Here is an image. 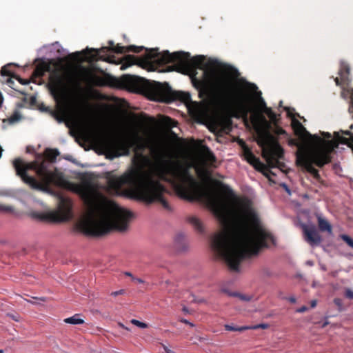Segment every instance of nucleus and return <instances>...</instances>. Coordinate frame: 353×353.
<instances>
[{
	"mask_svg": "<svg viewBox=\"0 0 353 353\" xmlns=\"http://www.w3.org/2000/svg\"><path fill=\"white\" fill-rule=\"evenodd\" d=\"M224 328L227 331H236V326H232L228 324L224 325Z\"/></svg>",
	"mask_w": 353,
	"mask_h": 353,
	"instance_id": "obj_40",
	"label": "nucleus"
},
{
	"mask_svg": "<svg viewBox=\"0 0 353 353\" xmlns=\"http://www.w3.org/2000/svg\"><path fill=\"white\" fill-rule=\"evenodd\" d=\"M3 102V97L1 93H0V108L2 106Z\"/></svg>",
	"mask_w": 353,
	"mask_h": 353,
	"instance_id": "obj_53",
	"label": "nucleus"
},
{
	"mask_svg": "<svg viewBox=\"0 0 353 353\" xmlns=\"http://www.w3.org/2000/svg\"><path fill=\"white\" fill-rule=\"evenodd\" d=\"M248 330H252L251 326H247V325L246 326H241V327L236 326V331L243 332V331Z\"/></svg>",
	"mask_w": 353,
	"mask_h": 353,
	"instance_id": "obj_39",
	"label": "nucleus"
},
{
	"mask_svg": "<svg viewBox=\"0 0 353 353\" xmlns=\"http://www.w3.org/2000/svg\"><path fill=\"white\" fill-rule=\"evenodd\" d=\"M125 294V290L123 289L119 290L118 291H114L111 292L110 295L112 296H117L119 295H123Z\"/></svg>",
	"mask_w": 353,
	"mask_h": 353,
	"instance_id": "obj_37",
	"label": "nucleus"
},
{
	"mask_svg": "<svg viewBox=\"0 0 353 353\" xmlns=\"http://www.w3.org/2000/svg\"><path fill=\"white\" fill-rule=\"evenodd\" d=\"M350 73V68L345 63H341L340 70L339 71V75L341 77V81H345L347 75Z\"/></svg>",
	"mask_w": 353,
	"mask_h": 353,
	"instance_id": "obj_23",
	"label": "nucleus"
},
{
	"mask_svg": "<svg viewBox=\"0 0 353 353\" xmlns=\"http://www.w3.org/2000/svg\"><path fill=\"white\" fill-rule=\"evenodd\" d=\"M327 323H325L323 325V327H325V325H327Z\"/></svg>",
	"mask_w": 353,
	"mask_h": 353,
	"instance_id": "obj_60",
	"label": "nucleus"
},
{
	"mask_svg": "<svg viewBox=\"0 0 353 353\" xmlns=\"http://www.w3.org/2000/svg\"><path fill=\"white\" fill-rule=\"evenodd\" d=\"M48 88L50 94L57 101L62 99L66 90L64 77L57 71L52 70L49 76Z\"/></svg>",
	"mask_w": 353,
	"mask_h": 353,
	"instance_id": "obj_14",
	"label": "nucleus"
},
{
	"mask_svg": "<svg viewBox=\"0 0 353 353\" xmlns=\"http://www.w3.org/2000/svg\"><path fill=\"white\" fill-rule=\"evenodd\" d=\"M59 154L57 149L47 148L43 157H39L29 163L17 158L13 161V166L17 174L33 189L48 191L51 185H56L79 195L83 203L85 211L74 223L73 230L88 236V172H77L75 178L78 181H69L54 165Z\"/></svg>",
	"mask_w": 353,
	"mask_h": 353,
	"instance_id": "obj_3",
	"label": "nucleus"
},
{
	"mask_svg": "<svg viewBox=\"0 0 353 353\" xmlns=\"http://www.w3.org/2000/svg\"><path fill=\"white\" fill-rule=\"evenodd\" d=\"M307 263L309 265H313V262L312 261H307Z\"/></svg>",
	"mask_w": 353,
	"mask_h": 353,
	"instance_id": "obj_56",
	"label": "nucleus"
},
{
	"mask_svg": "<svg viewBox=\"0 0 353 353\" xmlns=\"http://www.w3.org/2000/svg\"><path fill=\"white\" fill-rule=\"evenodd\" d=\"M232 296H239L241 299H243V300H245V299H245V297L244 296H243V295H239V294H237L236 293H234V294H232Z\"/></svg>",
	"mask_w": 353,
	"mask_h": 353,
	"instance_id": "obj_52",
	"label": "nucleus"
},
{
	"mask_svg": "<svg viewBox=\"0 0 353 353\" xmlns=\"http://www.w3.org/2000/svg\"><path fill=\"white\" fill-rule=\"evenodd\" d=\"M63 321L65 323L68 324H73V325H77V324H82L84 323V320L81 318L80 314H75L71 317L66 318L63 320Z\"/></svg>",
	"mask_w": 353,
	"mask_h": 353,
	"instance_id": "obj_22",
	"label": "nucleus"
},
{
	"mask_svg": "<svg viewBox=\"0 0 353 353\" xmlns=\"http://www.w3.org/2000/svg\"><path fill=\"white\" fill-rule=\"evenodd\" d=\"M82 52L83 54L76 52L67 57L77 86L81 89V81L85 83L83 93L77 97L68 117L77 139L82 141V147L88 151V67L81 65L83 61L88 62V46Z\"/></svg>",
	"mask_w": 353,
	"mask_h": 353,
	"instance_id": "obj_5",
	"label": "nucleus"
},
{
	"mask_svg": "<svg viewBox=\"0 0 353 353\" xmlns=\"http://www.w3.org/2000/svg\"><path fill=\"white\" fill-rule=\"evenodd\" d=\"M188 221L197 232L200 233H202L203 232L204 230L203 224L198 218H196V216L189 217Z\"/></svg>",
	"mask_w": 353,
	"mask_h": 353,
	"instance_id": "obj_21",
	"label": "nucleus"
},
{
	"mask_svg": "<svg viewBox=\"0 0 353 353\" xmlns=\"http://www.w3.org/2000/svg\"><path fill=\"white\" fill-rule=\"evenodd\" d=\"M13 78L17 79L21 84L23 85H26V84H28L29 83V81H27V80H25L22 78H21L19 76L15 74L14 76H13Z\"/></svg>",
	"mask_w": 353,
	"mask_h": 353,
	"instance_id": "obj_38",
	"label": "nucleus"
},
{
	"mask_svg": "<svg viewBox=\"0 0 353 353\" xmlns=\"http://www.w3.org/2000/svg\"><path fill=\"white\" fill-rule=\"evenodd\" d=\"M265 114L268 115L273 124L276 125L278 120L279 119L280 114H277L274 112L271 108H266Z\"/></svg>",
	"mask_w": 353,
	"mask_h": 353,
	"instance_id": "obj_24",
	"label": "nucleus"
},
{
	"mask_svg": "<svg viewBox=\"0 0 353 353\" xmlns=\"http://www.w3.org/2000/svg\"><path fill=\"white\" fill-rule=\"evenodd\" d=\"M21 119V116L19 112H15L11 117L8 119H3V122H8L10 125L14 124L19 121Z\"/></svg>",
	"mask_w": 353,
	"mask_h": 353,
	"instance_id": "obj_25",
	"label": "nucleus"
},
{
	"mask_svg": "<svg viewBox=\"0 0 353 353\" xmlns=\"http://www.w3.org/2000/svg\"><path fill=\"white\" fill-rule=\"evenodd\" d=\"M131 323L139 327H141V328H147L148 327V325L146 324L145 323H143V322H141L137 319H132L130 321Z\"/></svg>",
	"mask_w": 353,
	"mask_h": 353,
	"instance_id": "obj_31",
	"label": "nucleus"
},
{
	"mask_svg": "<svg viewBox=\"0 0 353 353\" xmlns=\"http://www.w3.org/2000/svg\"><path fill=\"white\" fill-rule=\"evenodd\" d=\"M181 322H183V323H185V324H188V325H190L191 327H193V326H194V324H193V323H190V321H188V320H186V319H182V320H181Z\"/></svg>",
	"mask_w": 353,
	"mask_h": 353,
	"instance_id": "obj_47",
	"label": "nucleus"
},
{
	"mask_svg": "<svg viewBox=\"0 0 353 353\" xmlns=\"http://www.w3.org/2000/svg\"><path fill=\"white\" fill-rule=\"evenodd\" d=\"M152 59L159 65L176 63L179 67L177 71L182 70L183 74L190 76L194 86L199 89V97L208 99L223 113L217 120L222 131H231L232 117L248 119L251 112L250 96L243 88L238 89L231 78L223 74L214 72L209 73L206 71L203 74L204 80L196 78V69L202 68L205 59L203 55L190 58L189 52L170 53L164 51L160 53L157 49L146 50L145 54L140 57L127 55L121 69L125 70L132 65H137L143 69L153 70Z\"/></svg>",
	"mask_w": 353,
	"mask_h": 353,
	"instance_id": "obj_2",
	"label": "nucleus"
},
{
	"mask_svg": "<svg viewBox=\"0 0 353 353\" xmlns=\"http://www.w3.org/2000/svg\"><path fill=\"white\" fill-rule=\"evenodd\" d=\"M323 134H324V135H326V136H327V137H331V136H330V133H328V132H327V133H323Z\"/></svg>",
	"mask_w": 353,
	"mask_h": 353,
	"instance_id": "obj_57",
	"label": "nucleus"
},
{
	"mask_svg": "<svg viewBox=\"0 0 353 353\" xmlns=\"http://www.w3.org/2000/svg\"><path fill=\"white\" fill-rule=\"evenodd\" d=\"M3 350H0V353H3Z\"/></svg>",
	"mask_w": 353,
	"mask_h": 353,
	"instance_id": "obj_62",
	"label": "nucleus"
},
{
	"mask_svg": "<svg viewBox=\"0 0 353 353\" xmlns=\"http://www.w3.org/2000/svg\"><path fill=\"white\" fill-rule=\"evenodd\" d=\"M246 88L250 91H255L257 89V87L254 83H251L249 82H245Z\"/></svg>",
	"mask_w": 353,
	"mask_h": 353,
	"instance_id": "obj_36",
	"label": "nucleus"
},
{
	"mask_svg": "<svg viewBox=\"0 0 353 353\" xmlns=\"http://www.w3.org/2000/svg\"><path fill=\"white\" fill-rule=\"evenodd\" d=\"M118 325H119V327H122V328H123V329L126 330H129L128 327H125V326L123 323H118Z\"/></svg>",
	"mask_w": 353,
	"mask_h": 353,
	"instance_id": "obj_49",
	"label": "nucleus"
},
{
	"mask_svg": "<svg viewBox=\"0 0 353 353\" xmlns=\"http://www.w3.org/2000/svg\"><path fill=\"white\" fill-rule=\"evenodd\" d=\"M92 178V174L90 172V181ZM92 191V185L90 181V236H100L112 231L127 230L133 213L105 198L94 208Z\"/></svg>",
	"mask_w": 353,
	"mask_h": 353,
	"instance_id": "obj_6",
	"label": "nucleus"
},
{
	"mask_svg": "<svg viewBox=\"0 0 353 353\" xmlns=\"http://www.w3.org/2000/svg\"><path fill=\"white\" fill-rule=\"evenodd\" d=\"M345 134H347V135H350L351 134L350 132H349V131L345 132Z\"/></svg>",
	"mask_w": 353,
	"mask_h": 353,
	"instance_id": "obj_58",
	"label": "nucleus"
},
{
	"mask_svg": "<svg viewBox=\"0 0 353 353\" xmlns=\"http://www.w3.org/2000/svg\"><path fill=\"white\" fill-rule=\"evenodd\" d=\"M14 211V207L4 204H0V212L3 213H13Z\"/></svg>",
	"mask_w": 353,
	"mask_h": 353,
	"instance_id": "obj_27",
	"label": "nucleus"
},
{
	"mask_svg": "<svg viewBox=\"0 0 353 353\" xmlns=\"http://www.w3.org/2000/svg\"><path fill=\"white\" fill-rule=\"evenodd\" d=\"M328 143L330 145L323 147L313 152L303 150L296 153V165L311 174L316 181H320L321 176L313 164L322 168L332 161L331 152L334 146L331 141Z\"/></svg>",
	"mask_w": 353,
	"mask_h": 353,
	"instance_id": "obj_12",
	"label": "nucleus"
},
{
	"mask_svg": "<svg viewBox=\"0 0 353 353\" xmlns=\"http://www.w3.org/2000/svg\"><path fill=\"white\" fill-rule=\"evenodd\" d=\"M109 81H101V84H112L117 86H128L132 92L145 93L150 99L161 102L170 103L176 100L188 102L190 100L188 93L174 91L168 83L150 81L136 75L125 74L121 79H109Z\"/></svg>",
	"mask_w": 353,
	"mask_h": 353,
	"instance_id": "obj_8",
	"label": "nucleus"
},
{
	"mask_svg": "<svg viewBox=\"0 0 353 353\" xmlns=\"http://www.w3.org/2000/svg\"><path fill=\"white\" fill-rule=\"evenodd\" d=\"M101 145L103 150L101 154L105 155L110 159L128 156L132 148L133 152H145L149 149L151 157L154 159H161L163 153V148L159 143L139 137L131 141L124 136L111 135L103 139Z\"/></svg>",
	"mask_w": 353,
	"mask_h": 353,
	"instance_id": "obj_9",
	"label": "nucleus"
},
{
	"mask_svg": "<svg viewBox=\"0 0 353 353\" xmlns=\"http://www.w3.org/2000/svg\"><path fill=\"white\" fill-rule=\"evenodd\" d=\"M150 160L145 152H134L132 158L134 167L121 176L108 177V191L111 194L122 195L123 186H128L137 200L146 204L159 202L165 209L170 210V206L164 198L168 192L166 188L143 169Z\"/></svg>",
	"mask_w": 353,
	"mask_h": 353,
	"instance_id": "obj_4",
	"label": "nucleus"
},
{
	"mask_svg": "<svg viewBox=\"0 0 353 353\" xmlns=\"http://www.w3.org/2000/svg\"><path fill=\"white\" fill-rule=\"evenodd\" d=\"M28 302H30V303L34 304V303H33L32 301H28Z\"/></svg>",
	"mask_w": 353,
	"mask_h": 353,
	"instance_id": "obj_61",
	"label": "nucleus"
},
{
	"mask_svg": "<svg viewBox=\"0 0 353 353\" xmlns=\"http://www.w3.org/2000/svg\"><path fill=\"white\" fill-rule=\"evenodd\" d=\"M33 217L43 221L58 223L65 221L72 218V203L66 197L61 196L59 199L58 210L54 212L39 213L34 212Z\"/></svg>",
	"mask_w": 353,
	"mask_h": 353,
	"instance_id": "obj_13",
	"label": "nucleus"
},
{
	"mask_svg": "<svg viewBox=\"0 0 353 353\" xmlns=\"http://www.w3.org/2000/svg\"><path fill=\"white\" fill-rule=\"evenodd\" d=\"M274 134H276L278 136L286 134V132L283 128H281L279 126H277L276 125V128L274 130Z\"/></svg>",
	"mask_w": 353,
	"mask_h": 353,
	"instance_id": "obj_34",
	"label": "nucleus"
},
{
	"mask_svg": "<svg viewBox=\"0 0 353 353\" xmlns=\"http://www.w3.org/2000/svg\"><path fill=\"white\" fill-rule=\"evenodd\" d=\"M161 346H162L163 349L164 350V351L165 352V353H175L174 351H172V350L168 348V347L167 345H165V344L162 343Z\"/></svg>",
	"mask_w": 353,
	"mask_h": 353,
	"instance_id": "obj_42",
	"label": "nucleus"
},
{
	"mask_svg": "<svg viewBox=\"0 0 353 353\" xmlns=\"http://www.w3.org/2000/svg\"><path fill=\"white\" fill-rule=\"evenodd\" d=\"M207 150V158L211 162H215L216 161V157L214 154L211 152L208 147H206Z\"/></svg>",
	"mask_w": 353,
	"mask_h": 353,
	"instance_id": "obj_33",
	"label": "nucleus"
},
{
	"mask_svg": "<svg viewBox=\"0 0 353 353\" xmlns=\"http://www.w3.org/2000/svg\"><path fill=\"white\" fill-rule=\"evenodd\" d=\"M124 274H125V276H130V277H131L132 279V277H134V276L132 274V273H130V272H124Z\"/></svg>",
	"mask_w": 353,
	"mask_h": 353,
	"instance_id": "obj_51",
	"label": "nucleus"
},
{
	"mask_svg": "<svg viewBox=\"0 0 353 353\" xmlns=\"http://www.w3.org/2000/svg\"><path fill=\"white\" fill-rule=\"evenodd\" d=\"M345 296L348 299H353V291L350 289L346 290Z\"/></svg>",
	"mask_w": 353,
	"mask_h": 353,
	"instance_id": "obj_41",
	"label": "nucleus"
},
{
	"mask_svg": "<svg viewBox=\"0 0 353 353\" xmlns=\"http://www.w3.org/2000/svg\"><path fill=\"white\" fill-rule=\"evenodd\" d=\"M334 303L338 307L339 310L341 311L342 310V305H343L342 300L339 298H335L334 299Z\"/></svg>",
	"mask_w": 353,
	"mask_h": 353,
	"instance_id": "obj_35",
	"label": "nucleus"
},
{
	"mask_svg": "<svg viewBox=\"0 0 353 353\" xmlns=\"http://www.w3.org/2000/svg\"><path fill=\"white\" fill-rule=\"evenodd\" d=\"M226 70L229 75L232 77H237L239 75L238 70L232 66H228Z\"/></svg>",
	"mask_w": 353,
	"mask_h": 353,
	"instance_id": "obj_29",
	"label": "nucleus"
},
{
	"mask_svg": "<svg viewBox=\"0 0 353 353\" xmlns=\"http://www.w3.org/2000/svg\"><path fill=\"white\" fill-rule=\"evenodd\" d=\"M305 240L312 246L318 245L322 241L321 235L314 226L302 225Z\"/></svg>",
	"mask_w": 353,
	"mask_h": 353,
	"instance_id": "obj_15",
	"label": "nucleus"
},
{
	"mask_svg": "<svg viewBox=\"0 0 353 353\" xmlns=\"http://www.w3.org/2000/svg\"><path fill=\"white\" fill-rule=\"evenodd\" d=\"M132 280L137 281L139 283H144V281L140 278L132 277Z\"/></svg>",
	"mask_w": 353,
	"mask_h": 353,
	"instance_id": "obj_45",
	"label": "nucleus"
},
{
	"mask_svg": "<svg viewBox=\"0 0 353 353\" xmlns=\"http://www.w3.org/2000/svg\"><path fill=\"white\" fill-rule=\"evenodd\" d=\"M51 65L50 63L46 61H41L35 67L32 78H41L44 76L46 72H50Z\"/></svg>",
	"mask_w": 353,
	"mask_h": 353,
	"instance_id": "obj_18",
	"label": "nucleus"
},
{
	"mask_svg": "<svg viewBox=\"0 0 353 353\" xmlns=\"http://www.w3.org/2000/svg\"><path fill=\"white\" fill-rule=\"evenodd\" d=\"M34 299H39L43 302H45L46 301V298L45 297H40V298H37V297H34Z\"/></svg>",
	"mask_w": 353,
	"mask_h": 353,
	"instance_id": "obj_54",
	"label": "nucleus"
},
{
	"mask_svg": "<svg viewBox=\"0 0 353 353\" xmlns=\"http://www.w3.org/2000/svg\"><path fill=\"white\" fill-rule=\"evenodd\" d=\"M243 155L244 159L256 170L261 171L265 168V165L252 153L249 148L244 147Z\"/></svg>",
	"mask_w": 353,
	"mask_h": 353,
	"instance_id": "obj_16",
	"label": "nucleus"
},
{
	"mask_svg": "<svg viewBox=\"0 0 353 353\" xmlns=\"http://www.w3.org/2000/svg\"><path fill=\"white\" fill-rule=\"evenodd\" d=\"M8 82V83H13V81L12 80H10V79Z\"/></svg>",
	"mask_w": 353,
	"mask_h": 353,
	"instance_id": "obj_59",
	"label": "nucleus"
},
{
	"mask_svg": "<svg viewBox=\"0 0 353 353\" xmlns=\"http://www.w3.org/2000/svg\"><path fill=\"white\" fill-rule=\"evenodd\" d=\"M316 217L317 219L318 226L320 231L327 232L331 234L332 232V228L327 220L323 218L320 214H316Z\"/></svg>",
	"mask_w": 353,
	"mask_h": 353,
	"instance_id": "obj_20",
	"label": "nucleus"
},
{
	"mask_svg": "<svg viewBox=\"0 0 353 353\" xmlns=\"http://www.w3.org/2000/svg\"><path fill=\"white\" fill-rule=\"evenodd\" d=\"M292 126L295 135L297 136L299 139H305L311 137L310 133L306 130L305 128L302 125V123L296 119L294 117L292 119Z\"/></svg>",
	"mask_w": 353,
	"mask_h": 353,
	"instance_id": "obj_17",
	"label": "nucleus"
},
{
	"mask_svg": "<svg viewBox=\"0 0 353 353\" xmlns=\"http://www.w3.org/2000/svg\"><path fill=\"white\" fill-rule=\"evenodd\" d=\"M270 327V325L268 323H260L254 325H251L252 330H257V329H268Z\"/></svg>",
	"mask_w": 353,
	"mask_h": 353,
	"instance_id": "obj_32",
	"label": "nucleus"
},
{
	"mask_svg": "<svg viewBox=\"0 0 353 353\" xmlns=\"http://www.w3.org/2000/svg\"><path fill=\"white\" fill-rule=\"evenodd\" d=\"M219 184L231 201L229 205L217 196L208 195L213 213L223 226V230L213 236L211 248L230 270L238 272L243 259L256 255L261 248L268 247V241L274 239L261 227L251 201L236 196L228 185Z\"/></svg>",
	"mask_w": 353,
	"mask_h": 353,
	"instance_id": "obj_1",
	"label": "nucleus"
},
{
	"mask_svg": "<svg viewBox=\"0 0 353 353\" xmlns=\"http://www.w3.org/2000/svg\"><path fill=\"white\" fill-rule=\"evenodd\" d=\"M334 80L336 85H341V82L340 79L338 77L334 78Z\"/></svg>",
	"mask_w": 353,
	"mask_h": 353,
	"instance_id": "obj_48",
	"label": "nucleus"
},
{
	"mask_svg": "<svg viewBox=\"0 0 353 353\" xmlns=\"http://www.w3.org/2000/svg\"><path fill=\"white\" fill-rule=\"evenodd\" d=\"M307 310V307L306 306H302V307H299V309H297L296 312H299V313H303Z\"/></svg>",
	"mask_w": 353,
	"mask_h": 353,
	"instance_id": "obj_43",
	"label": "nucleus"
},
{
	"mask_svg": "<svg viewBox=\"0 0 353 353\" xmlns=\"http://www.w3.org/2000/svg\"><path fill=\"white\" fill-rule=\"evenodd\" d=\"M8 65H6L2 68L1 71V75L2 76H8V77L13 78V76H14L15 74H12V72L10 70H8Z\"/></svg>",
	"mask_w": 353,
	"mask_h": 353,
	"instance_id": "obj_30",
	"label": "nucleus"
},
{
	"mask_svg": "<svg viewBox=\"0 0 353 353\" xmlns=\"http://www.w3.org/2000/svg\"><path fill=\"white\" fill-rule=\"evenodd\" d=\"M163 178L173 187L181 199L194 201L200 194V185L189 168L179 162L167 163L162 167Z\"/></svg>",
	"mask_w": 353,
	"mask_h": 353,
	"instance_id": "obj_10",
	"label": "nucleus"
},
{
	"mask_svg": "<svg viewBox=\"0 0 353 353\" xmlns=\"http://www.w3.org/2000/svg\"><path fill=\"white\" fill-rule=\"evenodd\" d=\"M118 325H119V327H122V328H123V329L126 330H129L128 327H125V326L123 323H118Z\"/></svg>",
	"mask_w": 353,
	"mask_h": 353,
	"instance_id": "obj_50",
	"label": "nucleus"
},
{
	"mask_svg": "<svg viewBox=\"0 0 353 353\" xmlns=\"http://www.w3.org/2000/svg\"><path fill=\"white\" fill-rule=\"evenodd\" d=\"M259 109L261 110V112H254V114H252L251 117H250V119H251V122L252 123V117L256 114H262L263 116V113H265L266 112V108H269L267 105H266V103L264 101V100L263 99H260V101H259Z\"/></svg>",
	"mask_w": 353,
	"mask_h": 353,
	"instance_id": "obj_26",
	"label": "nucleus"
},
{
	"mask_svg": "<svg viewBox=\"0 0 353 353\" xmlns=\"http://www.w3.org/2000/svg\"><path fill=\"white\" fill-rule=\"evenodd\" d=\"M288 300L290 303H296V298H295V297H294V296L289 297V298L288 299Z\"/></svg>",
	"mask_w": 353,
	"mask_h": 353,
	"instance_id": "obj_46",
	"label": "nucleus"
},
{
	"mask_svg": "<svg viewBox=\"0 0 353 353\" xmlns=\"http://www.w3.org/2000/svg\"><path fill=\"white\" fill-rule=\"evenodd\" d=\"M174 248L178 252H185L188 249V242L185 235L179 234L174 242Z\"/></svg>",
	"mask_w": 353,
	"mask_h": 353,
	"instance_id": "obj_19",
	"label": "nucleus"
},
{
	"mask_svg": "<svg viewBox=\"0 0 353 353\" xmlns=\"http://www.w3.org/2000/svg\"><path fill=\"white\" fill-rule=\"evenodd\" d=\"M109 46L108 47H102L100 50H95L94 48H90V150L93 149L92 145V116L94 106L92 100L94 97L93 86L104 87L109 86L112 88L127 89L131 92L132 90L128 86H117L110 83L101 84V81H109L108 79H115L117 80L121 79L125 74L122 75L120 78H116L108 74H103V75H98L94 74L96 69L94 61L102 60L110 63L119 64L122 61L123 58H117L113 54H108V52H113L116 54H123L126 52H132L134 53H139L143 50L142 46H129L124 47L117 44L114 45L112 41H108Z\"/></svg>",
	"mask_w": 353,
	"mask_h": 353,
	"instance_id": "obj_7",
	"label": "nucleus"
},
{
	"mask_svg": "<svg viewBox=\"0 0 353 353\" xmlns=\"http://www.w3.org/2000/svg\"><path fill=\"white\" fill-rule=\"evenodd\" d=\"M252 125L257 134V143L264 148V157L268 165L272 168H280L283 163L284 150L279 143L278 139L270 132L271 125L265 116L256 114L252 117Z\"/></svg>",
	"mask_w": 353,
	"mask_h": 353,
	"instance_id": "obj_11",
	"label": "nucleus"
},
{
	"mask_svg": "<svg viewBox=\"0 0 353 353\" xmlns=\"http://www.w3.org/2000/svg\"><path fill=\"white\" fill-rule=\"evenodd\" d=\"M239 145L242 148L243 152L244 151V147L248 148V146L246 145V143L243 140H239Z\"/></svg>",
	"mask_w": 353,
	"mask_h": 353,
	"instance_id": "obj_44",
	"label": "nucleus"
},
{
	"mask_svg": "<svg viewBox=\"0 0 353 353\" xmlns=\"http://www.w3.org/2000/svg\"><path fill=\"white\" fill-rule=\"evenodd\" d=\"M316 300H313L311 301V307H316Z\"/></svg>",
	"mask_w": 353,
	"mask_h": 353,
	"instance_id": "obj_55",
	"label": "nucleus"
},
{
	"mask_svg": "<svg viewBox=\"0 0 353 353\" xmlns=\"http://www.w3.org/2000/svg\"><path fill=\"white\" fill-rule=\"evenodd\" d=\"M340 238L353 249V239L347 234H341Z\"/></svg>",
	"mask_w": 353,
	"mask_h": 353,
	"instance_id": "obj_28",
	"label": "nucleus"
}]
</instances>
